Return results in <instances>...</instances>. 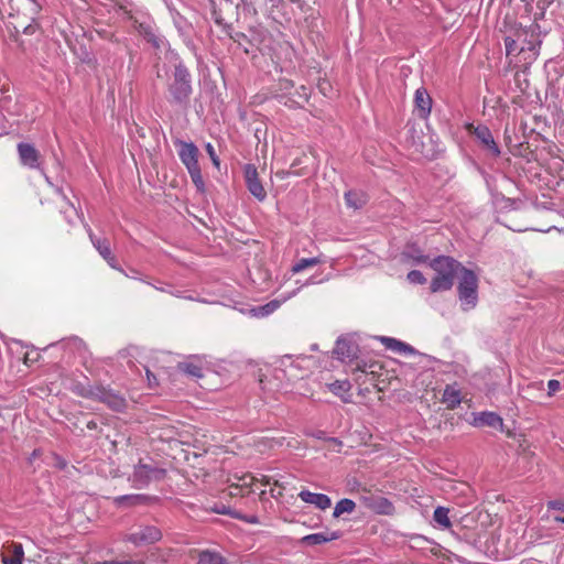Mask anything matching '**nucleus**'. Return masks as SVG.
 Returning <instances> with one entry per match:
<instances>
[{
	"instance_id": "51",
	"label": "nucleus",
	"mask_w": 564,
	"mask_h": 564,
	"mask_svg": "<svg viewBox=\"0 0 564 564\" xmlns=\"http://www.w3.org/2000/svg\"><path fill=\"white\" fill-rule=\"evenodd\" d=\"M128 278L137 279V278L134 276V273H131V275H129Z\"/></svg>"
},
{
	"instance_id": "10",
	"label": "nucleus",
	"mask_w": 564,
	"mask_h": 564,
	"mask_svg": "<svg viewBox=\"0 0 564 564\" xmlns=\"http://www.w3.org/2000/svg\"><path fill=\"white\" fill-rule=\"evenodd\" d=\"M245 180L249 192L256 198L263 200L267 197V192L258 177V171L254 165L247 164L245 166Z\"/></svg>"
},
{
	"instance_id": "15",
	"label": "nucleus",
	"mask_w": 564,
	"mask_h": 564,
	"mask_svg": "<svg viewBox=\"0 0 564 564\" xmlns=\"http://www.w3.org/2000/svg\"><path fill=\"white\" fill-rule=\"evenodd\" d=\"M18 152L23 165L30 169L39 167V152L29 143H19Z\"/></svg>"
},
{
	"instance_id": "34",
	"label": "nucleus",
	"mask_w": 564,
	"mask_h": 564,
	"mask_svg": "<svg viewBox=\"0 0 564 564\" xmlns=\"http://www.w3.org/2000/svg\"><path fill=\"white\" fill-rule=\"evenodd\" d=\"M406 278H408L409 282L414 283V284H424L426 282V279L424 278L422 272L419 270L410 271L408 273Z\"/></svg>"
},
{
	"instance_id": "17",
	"label": "nucleus",
	"mask_w": 564,
	"mask_h": 564,
	"mask_svg": "<svg viewBox=\"0 0 564 564\" xmlns=\"http://www.w3.org/2000/svg\"><path fill=\"white\" fill-rule=\"evenodd\" d=\"M415 108L419 112V117L426 118L432 108V98L429 93L424 88H419L415 91L414 96Z\"/></svg>"
},
{
	"instance_id": "22",
	"label": "nucleus",
	"mask_w": 564,
	"mask_h": 564,
	"mask_svg": "<svg viewBox=\"0 0 564 564\" xmlns=\"http://www.w3.org/2000/svg\"><path fill=\"white\" fill-rule=\"evenodd\" d=\"M381 341L384 344V346L392 350V351H395V352H399V354H414L415 350L412 346L403 343V341H400L395 338H391V337H382L381 338Z\"/></svg>"
},
{
	"instance_id": "40",
	"label": "nucleus",
	"mask_w": 564,
	"mask_h": 564,
	"mask_svg": "<svg viewBox=\"0 0 564 564\" xmlns=\"http://www.w3.org/2000/svg\"><path fill=\"white\" fill-rule=\"evenodd\" d=\"M295 368H296V366L291 365L289 371L285 372V375H288L289 379L297 378V376L293 373V370H295Z\"/></svg>"
},
{
	"instance_id": "8",
	"label": "nucleus",
	"mask_w": 564,
	"mask_h": 564,
	"mask_svg": "<svg viewBox=\"0 0 564 564\" xmlns=\"http://www.w3.org/2000/svg\"><path fill=\"white\" fill-rule=\"evenodd\" d=\"M162 538V532L154 525L139 527L132 532L126 534L124 541L130 542L135 546H142L155 543Z\"/></svg>"
},
{
	"instance_id": "19",
	"label": "nucleus",
	"mask_w": 564,
	"mask_h": 564,
	"mask_svg": "<svg viewBox=\"0 0 564 564\" xmlns=\"http://www.w3.org/2000/svg\"><path fill=\"white\" fill-rule=\"evenodd\" d=\"M339 536H340V533L338 531H334V532L325 531V532L308 534L302 539V542L306 545H317V544H323L326 542L337 540V539H339Z\"/></svg>"
},
{
	"instance_id": "2",
	"label": "nucleus",
	"mask_w": 564,
	"mask_h": 564,
	"mask_svg": "<svg viewBox=\"0 0 564 564\" xmlns=\"http://www.w3.org/2000/svg\"><path fill=\"white\" fill-rule=\"evenodd\" d=\"M457 289L462 308L469 311L476 307L478 302V278L471 270L462 268Z\"/></svg>"
},
{
	"instance_id": "13",
	"label": "nucleus",
	"mask_w": 564,
	"mask_h": 564,
	"mask_svg": "<svg viewBox=\"0 0 564 564\" xmlns=\"http://www.w3.org/2000/svg\"><path fill=\"white\" fill-rule=\"evenodd\" d=\"M473 425L476 427L489 426L494 429H502L503 420L495 412L484 411L473 414Z\"/></svg>"
},
{
	"instance_id": "9",
	"label": "nucleus",
	"mask_w": 564,
	"mask_h": 564,
	"mask_svg": "<svg viewBox=\"0 0 564 564\" xmlns=\"http://www.w3.org/2000/svg\"><path fill=\"white\" fill-rule=\"evenodd\" d=\"M467 130L473 133L481 143V145L488 150L494 156H498L500 154V149L494 140L492 133L486 126H477L468 124Z\"/></svg>"
},
{
	"instance_id": "27",
	"label": "nucleus",
	"mask_w": 564,
	"mask_h": 564,
	"mask_svg": "<svg viewBox=\"0 0 564 564\" xmlns=\"http://www.w3.org/2000/svg\"><path fill=\"white\" fill-rule=\"evenodd\" d=\"M89 237L91 240V243L97 249L99 254L106 260L109 258V256L112 253L110 249V243L107 239H100L93 235V232H89Z\"/></svg>"
},
{
	"instance_id": "3",
	"label": "nucleus",
	"mask_w": 564,
	"mask_h": 564,
	"mask_svg": "<svg viewBox=\"0 0 564 564\" xmlns=\"http://www.w3.org/2000/svg\"><path fill=\"white\" fill-rule=\"evenodd\" d=\"M178 156L186 166L193 183L198 189L204 188V180L198 164V148L193 142L177 141Z\"/></svg>"
},
{
	"instance_id": "31",
	"label": "nucleus",
	"mask_w": 564,
	"mask_h": 564,
	"mask_svg": "<svg viewBox=\"0 0 564 564\" xmlns=\"http://www.w3.org/2000/svg\"><path fill=\"white\" fill-rule=\"evenodd\" d=\"M178 368L186 375L193 377V378H203V368L194 362H183L178 365Z\"/></svg>"
},
{
	"instance_id": "53",
	"label": "nucleus",
	"mask_w": 564,
	"mask_h": 564,
	"mask_svg": "<svg viewBox=\"0 0 564 564\" xmlns=\"http://www.w3.org/2000/svg\"><path fill=\"white\" fill-rule=\"evenodd\" d=\"M516 231H523L524 229H521V228H517L514 229Z\"/></svg>"
},
{
	"instance_id": "4",
	"label": "nucleus",
	"mask_w": 564,
	"mask_h": 564,
	"mask_svg": "<svg viewBox=\"0 0 564 564\" xmlns=\"http://www.w3.org/2000/svg\"><path fill=\"white\" fill-rule=\"evenodd\" d=\"M169 91H170L173 102H176V104L187 102V100L192 94V87H191L189 73L184 65L178 64L175 67L174 80L170 85Z\"/></svg>"
},
{
	"instance_id": "43",
	"label": "nucleus",
	"mask_w": 564,
	"mask_h": 564,
	"mask_svg": "<svg viewBox=\"0 0 564 564\" xmlns=\"http://www.w3.org/2000/svg\"><path fill=\"white\" fill-rule=\"evenodd\" d=\"M315 283H317V282L315 281V278H314V276H311L310 279H307V280H306V282H305L304 284L300 285L299 288H300V290H301V289H302L303 286H305V285H311V284H315Z\"/></svg>"
},
{
	"instance_id": "42",
	"label": "nucleus",
	"mask_w": 564,
	"mask_h": 564,
	"mask_svg": "<svg viewBox=\"0 0 564 564\" xmlns=\"http://www.w3.org/2000/svg\"><path fill=\"white\" fill-rule=\"evenodd\" d=\"M117 564H144V562L143 561L127 560V561H117Z\"/></svg>"
},
{
	"instance_id": "33",
	"label": "nucleus",
	"mask_w": 564,
	"mask_h": 564,
	"mask_svg": "<svg viewBox=\"0 0 564 564\" xmlns=\"http://www.w3.org/2000/svg\"><path fill=\"white\" fill-rule=\"evenodd\" d=\"M514 83L520 93H524L529 86L525 69L514 74Z\"/></svg>"
},
{
	"instance_id": "41",
	"label": "nucleus",
	"mask_w": 564,
	"mask_h": 564,
	"mask_svg": "<svg viewBox=\"0 0 564 564\" xmlns=\"http://www.w3.org/2000/svg\"><path fill=\"white\" fill-rule=\"evenodd\" d=\"M256 481H260L263 486H268L271 484V478L269 476H262L260 479Z\"/></svg>"
},
{
	"instance_id": "49",
	"label": "nucleus",
	"mask_w": 564,
	"mask_h": 564,
	"mask_svg": "<svg viewBox=\"0 0 564 564\" xmlns=\"http://www.w3.org/2000/svg\"><path fill=\"white\" fill-rule=\"evenodd\" d=\"M554 521L564 523V517H558V516H556V517L554 518Z\"/></svg>"
},
{
	"instance_id": "25",
	"label": "nucleus",
	"mask_w": 564,
	"mask_h": 564,
	"mask_svg": "<svg viewBox=\"0 0 564 564\" xmlns=\"http://www.w3.org/2000/svg\"><path fill=\"white\" fill-rule=\"evenodd\" d=\"M355 509H356L355 501H352L351 499H348V498L340 499L334 508L333 517L339 518L340 516H343L345 513L350 514L355 511Z\"/></svg>"
},
{
	"instance_id": "21",
	"label": "nucleus",
	"mask_w": 564,
	"mask_h": 564,
	"mask_svg": "<svg viewBox=\"0 0 564 564\" xmlns=\"http://www.w3.org/2000/svg\"><path fill=\"white\" fill-rule=\"evenodd\" d=\"M327 387L329 391H332L335 395H338L343 402L348 403L351 401V395L349 394L351 384L348 380H336L327 384Z\"/></svg>"
},
{
	"instance_id": "52",
	"label": "nucleus",
	"mask_w": 564,
	"mask_h": 564,
	"mask_svg": "<svg viewBox=\"0 0 564 564\" xmlns=\"http://www.w3.org/2000/svg\"><path fill=\"white\" fill-rule=\"evenodd\" d=\"M248 521H249L250 523L256 522V520H254L253 518H252V519H250V520H248Z\"/></svg>"
},
{
	"instance_id": "54",
	"label": "nucleus",
	"mask_w": 564,
	"mask_h": 564,
	"mask_svg": "<svg viewBox=\"0 0 564 564\" xmlns=\"http://www.w3.org/2000/svg\"><path fill=\"white\" fill-rule=\"evenodd\" d=\"M31 2H33V4L36 7V3H35V1H34V0H31Z\"/></svg>"
},
{
	"instance_id": "38",
	"label": "nucleus",
	"mask_w": 564,
	"mask_h": 564,
	"mask_svg": "<svg viewBox=\"0 0 564 564\" xmlns=\"http://www.w3.org/2000/svg\"><path fill=\"white\" fill-rule=\"evenodd\" d=\"M206 151L210 158V160L213 161L214 165L218 166L219 165V159L215 152V149L214 147L210 144V143H207L206 144Z\"/></svg>"
},
{
	"instance_id": "12",
	"label": "nucleus",
	"mask_w": 564,
	"mask_h": 564,
	"mask_svg": "<svg viewBox=\"0 0 564 564\" xmlns=\"http://www.w3.org/2000/svg\"><path fill=\"white\" fill-rule=\"evenodd\" d=\"M24 560V550L21 543L8 542L3 545L1 552L2 564H22Z\"/></svg>"
},
{
	"instance_id": "11",
	"label": "nucleus",
	"mask_w": 564,
	"mask_h": 564,
	"mask_svg": "<svg viewBox=\"0 0 564 564\" xmlns=\"http://www.w3.org/2000/svg\"><path fill=\"white\" fill-rule=\"evenodd\" d=\"M358 351L357 345L348 337H339L334 348V355L341 361L352 360Z\"/></svg>"
},
{
	"instance_id": "14",
	"label": "nucleus",
	"mask_w": 564,
	"mask_h": 564,
	"mask_svg": "<svg viewBox=\"0 0 564 564\" xmlns=\"http://www.w3.org/2000/svg\"><path fill=\"white\" fill-rule=\"evenodd\" d=\"M302 501L315 506L319 510H326L332 506V500L327 495L316 494L310 490H302L299 494Z\"/></svg>"
},
{
	"instance_id": "24",
	"label": "nucleus",
	"mask_w": 564,
	"mask_h": 564,
	"mask_svg": "<svg viewBox=\"0 0 564 564\" xmlns=\"http://www.w3.org/2000/svg\"><path fill=\"white\" fill-rule=\"evenodd\" d=\"M449 509L445 507H437L433 512V521L441 529H449L452 521L448 517Z\"/></svg>"
},
{
	"instance_id": "30",
	"label": "nucleus",
	"mask_w": 564,
	"mask_h": 564,
	"mask_svg": "<svg viewBox=\"0 0 564 564\" xmlns=\"http://www.w3.org/2000/svg\"><path fill=\"white\" fill-rule=\"evenodd\" d=\"M197 564H225V562L218 553L203 551L199 553Z\"/></svg>"
},
{
	"instance_id": "5",
	"label": "nucleus",
	"mask_w": 564,
	"mask_h": 564,
	"mask_svg": "<svg viewBox=\"0 0 564 564\" xmlns=\"http://www.w3.org/2000/svg\"><path fill=\"white\" fill-rule=\"evenodd\" d=\"M165 477V469L159 468L153 463L140 462L132 473L130 480L137 489L148 487L152 481L161 480Z\"/></svg>"
},
{
	"instance_id": "18",
	"label": "nucleus",
	"mask_w": 564,
	"mask_h": 564,
	"mask_svg": "<svg viewBox=\"0 0 564 564\" xmlns=\"http://www.w3.org/2000/svg\"><path fill=\"white\" fill-rule=\"evenodd\" d=\"M366 505L376 513L379 514H390L393 512V505L384 497L381 496H372L369 498H365Z\"/></svg>"
},
{
	"instance_id": "32",
	"label": "nucleus",
	"mask_w": 564,
	"mask_h": 564,
	"mask_svg": "<svg viewBox=\"0 0 564 564\" xmlns=\"http://www.w3.org/2000/svg\"><path fill=\"white\" fill-rule=\"evenodd\" d=\"M256 480H257V478L249 474L241 476L239 478V482L231 487L232 490L230 491V495L236 496V495H238L239 489L250 488L254 484Z\"/></svg>"
},
{
	"instance_id": "28",
	"label": "nucleus",
	"mask_w": 564,
	"mask_h": 564,
	"mask_svg": "<svg viewBox=\"0 0 564 564\" xmlns=\"http://www.w3.org/2000/svg\"><path fill=\"white\" fill-rule=\"evenodd\" d=\"M324 262V260L321 257H314V258H302L297 262H295L292 265V273L296 274L302 272L303 270L314 267L316 264H319Z\"/></svg>"
},
{
	"instance_id": "50",
	"label": "nucleus",
	"mask_w": 564,
	"mask_h": 564,
	"mask_svg": "<svg viewBox=\"0 0 564 564\" xmlns=\"http://www.w3.org/2000/svg\"><path fill=\"white\" fill-rule=\"evenodd\" d=\"M88 429H94L96 426V423L95 422H89L87 424Z\"/></svg>"
},
{
	"instance_id": "44",
	"label": "nucleus",
	"mask_w": 564,
	"mask_h": 564,
	"mask_svg": "<svg viewBox=\"0 0 564 564\" xmlns=\"http://www.w3.org/2000/svg\"><path fill=\"white\" fill-rule=\"evenodd\" d=\"M153 288L160 292H164V293H170V294H173L170 290L165 289V288H159V286H155L153 285Z\"/></svg>"
},
{
	"instance_id": "47",
	"label": "nucleus",
	"mask_w": 564,
	"mask_h": 564,
	"mask_svg": "<svg viewBox=\"0 0 564 564\" xmlns=\"http://www.w3.org/2000/svg\"><path fill=\"white\" fill-rule=\"evenodd\" d=\"M94 564H117V561H104V562H97Z\"/></svg>"
},
{
	"instance_id": "6",
	"label": "nucleus",
	"mask_w": 564,
	"mask_h": 564,
	"mask_svg": "<svg viewBox=\"0 0 564 564\" xmlns=\"http://www.w3.org/2000/svg\"><path fill=\"white\" fill-rule=\"evenodd\" d=\"M535 25H532L529 31L521 30L517 32V39L520 42V51L519 54L524 55V66L530 65L539 55V48L541 41L539 40V35L535 34Z\"/></svg>"
},
{
	"instance_id": "39",
	"label": "nucleus",
	"mask_w": 564,
	"mask_h": 564,
	"mask_svg": "<svg viewBox=\"0 0 564 564\" xmlns=\"http://www.w3.org/2000/svg\"><path fill=\"white\" fill-rule=\"evenodd\" d=\"M147 377H148V380H149V384L151 387L153 384H156V378H155V376L149 369H147Z\"/></svg>"
},
{
	"instance_id": "29",
	"label": "nucleus",
	"mask_w": 564,
	"mask_h": 564,
	"mask_svg": "<svg viewBox=\"0 0 564 564\" xmlns=\"http://www.w3.org/2000/svg\"><path fill=\"white\" fill-rule=\"evenodd\" d=\"M346 204L355 209L360 208L366 203V195L360 192L349 191L345 194Z\"/></svg>"
},
{
	"instance_id": "48",
	"label": "nucleus",
	"mask_w": 564,
	"mask_h": 564,
	"mask_svg": "<svg viewBox=\"0 0 564 564\" xmlns=\"http://www.w3.org/2000/svg\"><path fill=\"white\" fill-rule=\"evenodd\" d=\"M282 494L281 491H279L278 494L274 492V489H271V496L274 497V498H278L280 497Z\"/></svg>"
},
{
	"instance_id": "46",
	"label": "nucleus",
	"mask_w": 564,
	"mask_h": 564,
	"mask_svg": "<svg viewBox=\"0 0 564 564\" xmlns=\"http://www.w3.org/2000/svg\"><path fill=\"white\" fill-rule=\"evenodd\" d=\"M365 367H366V365L361 366L360 364H357L356 370L366 372V368Z\"/></svg>"
},
{
	"instance_id": "35",
	"label": "nucleus",
	"mask_w": 564,
	"mask_h": 564,
	"mask_svg": "<svg viewBox=\"0 0 564 564\" xmlns=\"http://www.w3.org/2000/svg\"><path fill=\"white\" fill-rule=\"evenodd\" d=\"M546 507H547V509L564 512V498L550 500V501H547Z\"/></svg>"
},
{
	"instance_id": "36",
	"label": "nucleus",
	"mask_w": 564,
	"mask_h": 564,
	"mask_svg": "<svg viewBox=\"0 0 564 564\" xmlns=\"http://www.w3.org/2000/svg\"><path fill=\"white\" fill-rule=\"evenodd\" d=\"M561 382L558 380H555V379H551L549 380L547 382V395L549 397H552L554 395L557 391L561 390Z\"/></svg>"
},
{
	"instance_id": "26",
	"label": "nucleus",
	"mask_w": 564,
	"mask_h": 564,
	"mask_svg": "<svg viewBox=\"0 0 564 564\" xmlns=\"http://www.w3.org/2000/svg\"><path fill=\"white\" fill-rule=\"evenodd\" d=\"M505 46H506V53H507L508 57H510V56L520 57L519 62L524 63V55L519 54L521 45L517 37L513 39L511 36H506L505 37Z\"/></svg>"
},
{
	"instance_id": "37",
	"label": "nucleus",
	"mask_w": 564,
	"mask_h": 564,
	"mask_svg": "<svg viewBox=\"0 0 564 564\" xmlns=\"http://www.w3.org/2000/svg\"><path fill=\"white\" fill-rule=\"evenodd\" d=\"M106 262H107V263H108L112 269H115V270H117V271L121 272V273H122V274H124L126 276H129V274H127V273L124 272V270H123L121 267H119V265H118L117 259H116V257H115L112 253L109 256V258H107V259H106Z\"/></svg>"
},
{
	"instance_id": "20",
	"label": "nucleus",
	"mask_w": 564,
	"mask_h": 564,
	"mask_svg": "<svg viewBox=\"0 0 564 564\" xmlns=\"http://www.w3.org/2000/svg\"><path fill=\"white\" fill-rule=\"evenodd\" d=\"M442 402L449 410L456 409L462 403L460 390L453 384L446 386L442 395Z\"/></svg>"
},
{
	"instance_id": "16",
	"label": "nucleus",
	"mask_w": 564,
	"mask_h": 564,
	"mask_svg": "<svg viewBox=\"0 0 564 564\" xmlns=\"http://www.w3.org/2000/svg\"><path fill=\"white\" fill-rule=\"evenodd\" d=\"M300 292V288H296L292 292H289L286 295H282L281 299L273 300L265 305L253 308L252 312L256 316L264 317L273 313L282 303L288 301L289 299L295 296Z\"/></svg>"
},
{
	"instance_id": "7",
	"label": "nucleus",
	"mask_w": 564,
	"mask_h": 564,
	"mask_svg": "<svg viewBox=\"0 0 564 564\" xmlns=\"http://www.w3.org/2000/svg\"><path fill=\"white\" fill-rule=\"evenodd\" d=\"M82 394L100 401L115 411H121L126 406V401L121 395L104 387H89Z\"/></svg>"
},
{
	"instance_id": "23",
	"label": "nucleus",
	"mask_w": 564,
	"mask_h": 564,
	"mask_svg": "<svg viewBox=\"0 0 564 564\" xmlns=\"http://www.w3.org/2000/svg\"><path fill=\"white\" fill-rule=\"evenodd\" d=\"M149 500L144 495H124L115 498V503L119 507L143 505Z\"/></svg>"
},
{
	"instance_id": "45",
	"label": "nucleus",
	"mask_w": 564,
	"mask_h": 564,
	"mask_svg": "<svg viewBox=\"0 0 564 564\" xmlns=\"http://www.w3.org/2000/svg\"><path fill=\"white\" fill-rule=\"evenodd\" d=\"M216 512L223 513V514H232L229 510L223 508V509H216Z\"/></svg>"
},
{
	"instance_id": "1",
	"label": "nucleus",
	"mask_w": 564,
	"mask_h": 564,
	"mask_svg": "<svg viewBox=\"0 0 564 564\" xmlns=\"http://www.w3.org/2000/svg\"><path fill=\"white\" fill-rule=\"evenodd\" d=\"M430 267L435 271L436 276L431 282V291L436 293L451 290L454 279L462 272V264L455 259L446 256L434 258Z\"/></svg>"
}]
</instances>
